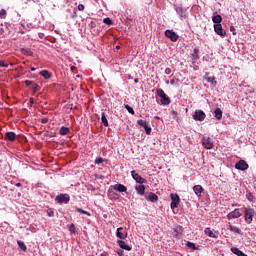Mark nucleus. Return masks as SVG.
<instances>
[{
    "label": "nucleus",
    "instance_id": "obj_50",
    "mask_svg": "<svg viewBox=\"0 0 256 256\" xmlns=\"http://www.w3.org/2000/svg\"><path fill=\"white\" fill-rule=\"evenodd\" d=\"M29 103H30V105H33V104L35 103L34 99H33V98H30V99H29Z\"/></svg>",
    "mask_w": 256,
    "mask_h": 256
},
{
    "label": "nucleus",
    "instance_id": "obj_53",
    "mask_svg": "<svg viewBox=\"0 0 256 256\" xmlns=\"http://www.w3.org/2000/svg\"><path fill=\"white\" fill-rule=\"evenodd\" d=\"M100 256H107V254H105V253H102Z\"/></svg>",
    "mask_w": 256,
    "mask_h": 256
},
{
    "label": "nucleus",
    "instance_id": "obj_21",
    "mask_svg": "<svg viewBox=\"0 0 256 256\" xmlns=\"http://www.w3.org/2000/svg\"><path fill=\"white\" fill-rule=\"evenodd\" d=\"M204 233L205 235H207L208 237H212L213 239L217 238V235L214 234L211 228H206L204 230Z\"/></svg>",
    "mask_w": 256,
    "mask_h": 256
},
{
    "label": "nucleus",
    "instance_id": "obj_51",
    "mask_svg": "<svg viewBox=\"0 0 256 256\" xmlns=\"http://www.w3.org/2000/svg\"><path fill=\"white\" fill-rule=\"evenodd\" d=\"M230 31H232V33H233V31H235V27L231 26Z\"/></svg>",
    "mask_w": 256,
    "mask_h": 256
},
{
    "label": "nucleus",
    "instance_id": "obj_55",
    "mask_svg": "<svg viewBox=\"0 0 256 256\" xmlns=\"http://www.w3.org/2000/svg\"><path fill=\"white\" fill-rule=\"evenodd\" d=\"M75 67H71V70L74 71Z\"/></svg>",
    "mask_w": 256,
    "mask_h": 256
},
{
    "label": "nucleus",
    "instance_id": "obj_18",
    "mask_svg": "<svg viewBox=\"0 0 256 256\" xmlns=\"http://www.w3.org/2000/svg\"><path fill=\"white\" fill-rule=\"evenodd\" d=\"M214 117L218 120L221 121L223 118V111H221V108H216L214 111Z\"/></svg>",
    "mask_w": 256,
    "mask_h": 256
},
{
    "label": "nucleus",
    "instance_id": "obj_52",
    "mask_svg": "<svg viewBox=\"0 0 256 256\" xmlns=\"http://www.w3.org/2000/svg\"><path fill=\"white\" fill-rule=\"evenodd\" d=\"M16 187H21V183H17V184H16Z\"/></svg>",
    "mask_w": 256,
    "mask_h": 256
},
{
    "label": "nucleus",
    "instance_id": "obj_5",
    "mask_svg": "<svg viewBox=\"0 0 256 256\" xmlns=\"http://www.w3.org/2000/svg\"><path fill=\"white\" fill-rule=\"evenodd\" d=\"M235 169H238V171H247L249 164L245 160H240L235 164Z\"/></svg>",
    "mask_w": 256,
    "mask_h": 256
},
{
    "label": "nucleus",
    "instance_id": "obj_34",
    "mask_svg": "<svg viewBox=\"0 0 256 256\" xmlns=\"http://www.w3.org/2000/svg\"><path fill=\"white\" fill-rule=\"evenodd\" d=\"M32 91L33 94L37 93V91H41V86H39V84H33Z\"/></svg>",
    "mask_w": 256,
    "mask_h": 256
},
{
    "label": "nucleus",
    "instance_id": "obj_26",
    "mask_svg": "<svg viewBox=\"0 0 256 256\" xmlns=\"http://www.w3.org/2000/svg\"><path fill=\"white\" fill-rule=\"evenodd\" d=\"M69 131H71V129L69 127L62 126L59 130V134L60 135H68Z\"/></svg>",
    "mask_w": 256,
    "mask_h": 256
},
{
    "label": "nucleus",
    "instance_id": "obj_6",
    "mask_svg": "<svg viewBox=\"0 0 256 256\" xmlns=\"http://www.w3.org/2000/svg\"><path fill=\"white\" fill-rule=\"evenodd\" d=\"M131 176L136 181V183H140V185L147 183V179L141 177V175H139L135 170L131 171Z\"/></svg>",
    "mask_w": 256,
    "mask_h": 256
},
{
    "label": "nucleus",
    "instance_id": "obj_24",
    "mask_svg": "<svg viewBox=\"0 0 256 256\" xmlns=\"http://www.w3.org/2000/svg\"><path fill=\"white\" fill-rule=\"evenodd\" d=\"M39 75H41V77H44V79H51V73L48 70L40 71Z\"/></svg>",
    "mask_w": 256,
    "mask_h": 256
},
{
    "label": "nucleus",
    "instance_id": "obj_43",
    "mask_svg": "<svg viewBox=\"0 0 256 256\" xmlns=\"http://www.w3.org/2000/svg\"><path fill=\"white\" fill-rule=\"evenodd\" d=\"M47 215H48V217H55V211H53L52 209H48Z\"/></svg>",
    "mask_w": 256,
    "mask_h": 256
},
{
    "label": "nucleus",
    "instance_id": "obj_15",
    "mask_svg": "<svg viewBox=\"0 0 256 256\" xmlns=\"http://www.w3.org/2000/svg\"><path fill=\"white\" fill-rule=\"evenodd\" d=\"M117 243L121 249H125V251H131V246L127 245L125 241L118 240Z\"/></svg>",
    "mask_w": 256,
    "mask_h": 256
},
{
    "label": "nucleus",
    "instance_id": "obj_38",
    "mask_svg": "<svg viewBox=\"0 0 256 256\" xmlns=\"http://www.w3.org/2000/svg\"><path fill=\"white\" fill-rule=\"evenodd\" d=\"M69 231L70 233H73V234L77 233V228H75V224H71L69 226Z\"/></svg>",
    "mask_w": 256,
    "mask_h": 256
},
{
    "label": "nucleus",
    "instance_id": "obj_47",
    "mask_svg": "<svg viewBox=\"0 0 256 256\" xmlns=\"http://www.w3.org/2000/svg\"><path fill=\"white\" fill-rule=\"evenodd\" d=\"M164 73H165L166 75H171V73H172L171 68H166L165 71H164Z\"/></svg>",
    "mask_w": 256,
    "mask_h": 256
},
{
    "label": "nucleus",
    "instance_id": "obj_1",
    "mask_svg": "<svg viewBox=\"0 0 256 256\" xmlns=\"http://www.w3.org/2000/svg\"><path fill=\"white\" fill-rule=\"evenodd\" d=\"M245 221L246 223H252L253 217H255V209L253 208H245Z\"/></svg>",
    "mask_w": 256,
    "mask_h": 256
},
{
    "label": "nucleus",
    "instance_id": "obj_42",
    "mask_svg": "<svg viewBox=\"0 0 256 256\" xmlns=\"http://www.w3.org/2000/svg\"><path fill=\"white\" fill-rule=\"evenodd\" d=\"M94 163H95L96 165H101V163H103V158L97 157V158L95 159Z\"/></svg>",
    "mask_w": 256,
    "mask_h": 256
},
{
    "label": "nucleus",
    "instance_id": "obj_46",
    "mask_svg": "<svg viewBox=\"0 0 256 256\" xmlns=\"http://www.w3.org/2000/svg\"><path fill=\"white\" fill-rule=\"evenodd\" d=\"M78 11H85V5L79 4L78 5Z\"/></svg>",
    "mask_w": 256,
    "mask_h": 256
},
{
    "label": "nucleus",
    "instance_id": "obj_30",
    "mask_svg": "<svg viewBox=\"0 0 256 256\" xmlns=\"http://www.w3.org/2000/svg\"><path fill=\"white\" fill-rule=\"evenodd\" d=\"M186 247H188V249H193V251L197 250V246L191 241L186 242Z\"/></svg>",
    "mask_w": 256,
    "mask_h": 256
},
{
    "label": "nucleus",
    "instance_id": "obj_8",
    "mask_svg": "<svg viewBox=\"0 0 256 256\" xmlns=\"http://www.w3.org/2000/svg\"><path fill=\"white\" fill-rule=\"evenodd\" d=\"M165 36L168 37V39L172 40L173 42H176L179 40V35L175 33L173 30H166Z\"/></svg>",
    "mask_w": 256,
    "mask_h": 256
},
{
    "label": "nucleus",
    "instance_id": "obj_57",
    "mask_svg": "<svg viewBox=\"0 0 256 256\" xmlns=\"http://www.w3.org/2000/svg\"><path fill=\"white\" fill-rule=\"evenodd\" d=\"M118 255H122V252L118 253Z\"/></svg>",
    "mask_w": 256,
    "mask_h": 256
},
{
    "label": "nucleus",
    "instance_id": "obj_16",
    "mask_svg": "<svg viewBox=\"0 0 256 256\" xmlns=\"http://www.w3.org/2000/svg\"><path fill=\"white\" fill-rule=\"evenodd\" d=\"M114 190L118 191L119 193H125V191H127V187L123 184H116L114 185Z\"/></svg>",
    "mask_w": 256,
    "mask_h": 256
},
{
    "label": "nucleus",
    "instance_id": "obj_37",
    "mask_svg": "<svg viewBox=\"0 0 256 256\" xmlns=\"http://www.w3.org/2000/svg\"><path fill=\"white\" fill-rule=\"evenodd\" d=\"M137 124L140 125V127L145 128L147 126V121L141 119L137 121Z\"/></svg>",
    "mask_w": 256,
    "mask_h": 256
},
{
    "label": "nucleus",
    "instance_id": "obj_14",
    "mask_svg": "<svg viewBox=\"0 0 256 256\" xmlns=\"http://www.w3.org/2000/svg\"><path fill=\"white\" fill-rule=\"evenodd\" d=\"M193 191L195 195H197V197H201V193H203L204 189H203V186L201 185H195L193 187Z\"/></svg>",
    "mask_w": 256,
    "mask_h": 256
},
{
    "label": "nucleus",
    "instance_id": "obj_58",
    "mask_svg": "<svg viewBox=\"0 0 256 256\" xmlns=\"http://www.w3.org/2000/svg\"><path fill=\"white\" fill-rule=\"evenodd\" d=\"M118 255H122V252L118 253Z\"/></svg>",
    "mask_w": 256,
    "mask_h": 256
},
{
    "label": "nucleus",
    "instance_id": "obj_49",
    "mask_svg": "<svg viewBox=\"0 0 256 256\" xmlns=\"http://www.w3.org/2000/svg\"><path fill=\"white\" fill-rule=\"evenodd\" d=\"M41 123H43L44 125L46 123H49V118H42Z\"/></svg>",
    "mask_w": 256,
    "mask_h": 256
},
{
    "label": "nucleus",
    "instance_id": "obj_48",
    "mask_svg": "<svg viewBox=\"0 0 256 256\" xmlns=\"http://www.w3.org/2000/svg\"><path fill=\"white\" fill-rule=\"evenodd\" d=\"M25 85H26V87H29L30 85H33V81H31V80H26V81H25Z\"/></svg>",
    "mask_w": 256,
    "mask_h": 256
},
{
    "label": "nucleus",
    "instance_id": "obj_33",
    "mask_svg": "<svg viewBox=\"0 0 256 256\" xmlns=\"http://www.w3.org/2000/svg\"><path fill=\"white\" fill-rule=\"evenodd\" d=\"M21 53H23V55H28V56H30V55L33 54V53L31 52V49H29V48H22V49H21Z\"/></svg>",
    "mask_w": 256,
    "mask_h": 256
},
{
    "label": "nucleus",
    "instance_id": "obj_28",
    "mask_svg": "<svg viewBox=\"0 0 256 256\" xmlns=\"http://www.w3.org/2000/svg\"><path fill=\"white\" fill-rule=\"evenodd\" d=\"M17 245H18L19 249H21V251H24V252L27 251V246L25 245V242L18 241Z\"/></svg>",
    "mask_w": 256,
    "mask_h": 256
},
{
    "label": "nucleus",
    "instance_id": "obj_41",
    "mask_svg": "<svg viewBox=\"0 0 256 256\" xmlns=\"http://www.w3.org/2000/svg\"><path fill=\"white\" fill-rule=\"evenodd\" d=\"M146 135H151V127L149 125L146 124V126H144Z\"/></svg>",
    "mask_w": 256,
    "mask_h": 256
},
{
    "label": "nucleus",
    "instance_id": "obj_27",
    "mask_svg": "<svg viewBox=\"0 0 256 256\" xmlns=\"http://www.w3.org/2000/svg\"><path fill=\"white\" fill-rule=\"evenodd\" d=\"M101 121L104 127H109V121H107V116H105V112H102Z\"/></svg>",
    "mask_w": 256,
    "mask_h": 256
},
{
    "label": "nucleus",
    "instance_id": "obj_13",
    "mask_svg": "<svg viewBox=\"0 0 256 256\" xmlns=\"http://www.w3.org/2000/svg\"><path fill=\"white\" fill-rule=\"evenodd\" d=\"M15 139H17V134H15V132H7L5 134V141H15Z\"/></svg>",
    "mask_w": 256,
    "mask_h": 256
},
{
    "label": "nucleus",
    "instance_id": "obj_10",
    "mask_svg": "<svg viewBox=\"0 0 256 256\" xmlns=\"http://www.w3.org/2000/svg\"><path fill=\"white\" fill-rule=\"evenodd\" d=\"M214 31L215 33H217V35H220V37H225V35H227L225 30H223V26L221 24H215Z\"/></svg>",
    "mask_w": 256,
    "mask_h": 256
},
{
    "label": "nucleus",
    "instance_id": "obj_35",
    "mask_svg": "<svg viewBox=\"0 0 256 256\" xmlns=\"http://www.w3.org/2000/svg\"><path fill=\"white\" fill-rule=\"evenodd\" d=\"M125 109H127L128 113H130L131 115H135V110H133V108L128 104L125 105Z\"/></svg>",
    "mask_w": 256,
    "mask_h": 256
},
{
    "label": "nucleus",
    "instance_id": "obj_22",
    "mask_svg": "<svg viewBox=\"0 0 256 256\" xmlns=\"http://www.w3.org/2000/svg\"><path fill=\"white\" fill-rule=\"evenodd\" d=\"M231 251L232 253H234V255L237 256H247L245 253H243V251L239 250V248L237 247L231 248Z\"/></svg>",
    "mask_w": 256,
    "mask_h": 256
},
{
    "label": "nucleus",
    "instance_id": "obj_25",
    "mask_svg": "<svg viewBox=\"0 0 256 256\" xmlns=\"http://www.w3.org/2000/svg\"><path fill=\"white\" fill-rule=\"evenodd\" d=\"M207 75L208 74L204 76L205 81H207V83H211L212 85H217V81L215 80V77H209Z\"/></svg>",
    "mask_w": 256,
    "mask_h": 256
},
{
    "label": "nucleus",
    "instance_id": "obj_23",
    "mask_svg": "<svg viewBox=\"0 0 256 256\" xmlns=\"http://www.w3.org/2000/svg\"><path fill=\"white\" fill-rule=\"evenodd\" d=\"M213 23H216V25H221V21H223V18L221 15L217 14L216 16H213L212 18Z\"/></svg>",
    "mask_w": 256,
    "mask_h": 256
},
{
    "label": "nucleus",
    "instance_id": "obj_32",
    "mask_svg": "<svg viewBox=\"0 0 256 256\" xmlns=\"http://www.w3.org/2000/svg\"><path fill=\"white\" fill-rule=\"evenodd\" d=\"M228 229H230V231H232V233H241V229H239L238 227H235L233 225H229Z\"/></svg>",
    "mask_w": 256,
    "mask_h": 256
},
{
    "label": "nucleus",
    "instance_id": "obj_4",
    "mask_svg": "<svg viewBox=\"0 0 256 256\" xmlns=\"http://www.w3.org/2000/svg\"><path fill=\"white\" fill-rule=\"evenodd\" d=\"M171 204L170 207L171 209H177V207H179V203L181 202V198H179L178 194H171Z\"/></svg>",
    "mask_w": 256,
    "mask_h": 256
},
{
    "label": "nucleus",
    "instance_id": "obj_54",
    "mask_svg": "<svg viewBox=\"0 0 256 256\" xmlns=\"http://www.w3.org/2000/svg\"><path fill=\"white\" fill-rule=\"evenodd\" d=\"M116 49H121V47L120 46H116Z\"/></svg>",
    "mask_w": 256,
    "mask_h": 256
},
{
    "label": "nucleus",
    "instance_id": "obj_29",
    "mask_svg": "<svg viewBox=\"0 0 256 256\" xmlns=\"http://www.w3.org/2000/svg\"><path fill=\"white\" fill-rule=\"evenodd\" d=\"M192 57H193L194 61H197V59H199V48H194Z\"/></svg>",
    "mask_w": 256,
    "mask_h": 256
},
{
    "label": "nucleus",
    "instance_id": "obj_7",
    "mask_svg": "<svg viewBox=\"0 0 256 256\" xmlns=\"http://www.w3.org/2000/svg\"><path fill=\"white\" fill-rule=\"evenodd\" d=\"M205 117H207V115L205 112H203V110H196L195 114L193 115L194 121H205Z\"/></svg>",
    "mask_w": 256,
    "mask_h": 256
},
{
    "label": "nucleus",
    "instance_id": "obj_17",
    "mask_svg": "<svg viewBox=\"0 0 256 256\" xmlns=\"http://www.w3.org/2000/svg\"><path fill=\"white\" fill-rule=\"evenodd\" d=\"M176 13L177 15H179V17H181V19H185V17H187V13L185 12V9L181 7L176 8Z\"/></svg>",
    "mask_w": 256,
    "mask_h": 256
},
{
    "label": "nucleus",
    "instance_id": "obj_2",
    "mask_svg": "<svg viewBox=\"0 0 256 256\" xmlns=\"http://www.w3.org/2000/svg\"><path fill=\"white\" fill-rule=\"evenodd\" d=\"M55 201H57V203H59L60 205H63V203H69V201H71V197L69 196V194H59L56 196Z\"/></svg>",
    "mask_w": 256,
    "mask_h": 256
},
{
    "label": "nucleus",
    "instance_id": "obj_31",
    "mask_svg": "<svg viewBox=\"0 0 256 256\" xmlns=\"http://www.w3.org/2000/svg\"><path fill=\"white\" fill-rule=\"evenodd\" d=\"M75 211L77 213H81L82 215H87L88 217H91V213L90 212H87V211H85V210H83L81 208H76Z\"/></svg>",
    "mask_w": 256,
    "mask_h": 256
},
{
    "label": "nucleus",
    "instance_id": "obj_39",
    "mask_svg": "<svg viewBox=\"0 0 256 256\" xmlns=\"http://www.w3.org/2000/svg\"><path fill=\"white\" fill-rule=\"evenodd\" d=\"M156 93L158 97H165V91H163V89H157Z\"/></svg>",
    "mask_w": 256,
    "mask_h": 256
},
{
    "label": "nucleus",
    "instance_id": "obj_9",
    "mask_svg": "<svg viewBox=\"0 0 256 256\" xmlns=\"http://www.w3.org/2000/svg\"><path fill=\"white\" fill-rule=\"evenodd\" d=\"M145 199L147 201H150L151 203H155V202L159 201V196H157V194H155L153 192H149L148 194H145Z\"/></svg>",
    "mask_w": 256,
    "mask_h": 256
},
{
    "label": "nucleus",
    "instance_id": "obj_36",
    "mask_svg": "<svg viewBox=\"0 0 256 256\" xmlns=\"http://www.w3.org/2000/svg\"><path fill=\"white\" fill-rule=\"evenodd\" d=\"M103 23H105V25H113V20L107 17V18H104Z\"/></svg>",
    "mask_w": 256,
    "mask_h": 256
},
{
    "label": "nucleus",
    "instance_id": "obj_19",
    "mask_svg": "<svg viewBox=\"0 0 256 256\" xmlns=\"http://www.w3.org/2000/svg\"><path fill=\"white\" fill-rule=\"evenodd\" d=\"M135 189H136L138 195H141V196L145 195V185H143V184L137 185L135 187Z\"/></svg>",
    "mask_w": 256,
    "mask_h": 256
},
{
    "label": "nucleus",
    "instance_id": "obj_11",
    "mask_svg": "<svg viewBox=\"0 0 256 256\" xmlns=\"http://www.w3.org/2000/svg\"><path fill=\"white\" fill-rule=\"evenodd\" d=\"M241 215H243V214L241 212H239V209H235L227 215V219H229V220L239 219V217H241Z\"/></svg>",
    "mask_w": 256,
    "mask_h": 256
},
{
    "label": "nucleus",
    "instance_id": "obj_56",
    "mask_svg": "<svg viewBox=\"0 0 256 256\" xmlns=\"http://www.w3.org/2000/svg\"><path fill=\"white\" fill-rule=\"evenodd\" d=\"M31 71H35V68H31Z\"/></svg>",
    "mask_w": 256,
    "mask_h": 256
},
{
    "label": "nucleus",
    "instance_id": "obj_20",
    "mask_svg": "<svg viewBox=\"0 0 256 256\" xmlns=\"http://www.w3.org/2000/svg\"><path fill=\"white\" fill-rule=\"evenodd\" d=\"M162 105H169L171 103V99L167 94H164V96L160 97Z\"/></svg>",
    "mask_w": 256,
    "mask_h": 256
},
{
    "label": "nucleus",
    "instance_id": "obj_3",
    "mask_svg": "<svg viewBox=\"0 0 256 256\" xmlns=\"http://www.w3.org/2000/svg\"><path fill=\"white\" fill-rule=\"evenodd\" d=\"M202 145L203 147H205V149H213V146H214L213 139H211V137L209 136H204L202 138Z\"/></svg>",
    "mask_w": 256,
    "mask_h": 256
},
{
    "label": "nucleus",
    "instance_id": "obj_45",
    "mask_svg": "<svg viewBox=\"0 0 256 256\" xmlns=\"http://www.w3.org/2000/svg\"><path fill=\"white\" fill-rule=\"evenodd\" d=\"M0 67L7 68V67H9V64L5 63V61H3V60H0Z\"/></svg>",
    "mask_w": 256,
    "mask_h": 256
},
{
    "label": "nucleus",
    "instance_id": "obj_44",
    "mask_svg": "<svg viewBox=\"0 0 256 256\" xmlns=\"http://www.w3.org/2000/svg\"><path fill=\"white\" fill-rule=\"evenodd\" d=\"M248 201H253V199H255V197L253 196V194L251 192H249L247 195H246Z\"/></svg>",
    "mask_w": 256,
    "mask_h": 256
},
{
    "label": "nucleus",
    "instance_id": "obj_40",
    "mask_svg": "<svg viewBox=\"0 0 256 256\" xmlns=\"http://www.w3.org/2000/svg\"><path fill=\"white\" fill-rule=\"evenodd\" d=\"M5 15H7V10L1 9L0 10V17H1V19H5Z\"/></svg>",
    "mask_w": 256,
    "mask_h": 256
},
{
    "label": "nucleus",
    "instance_id": "obj_12",
    "mask_svg": "<svg viewBox=\"0 0 256 256\" xmlns=\"http://www.w3.org/2000/svg\"><path fill=\"white\" fill-rule=\"evenodd\" d=\"M127 231L123 232V227H119L117 228V233H116V237H118V239H121V241H124V239H127Z\"/></svg>",
    "mask_w": 256,
    "mask_h": 256
}]
</instances>
